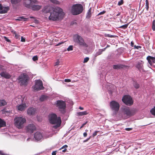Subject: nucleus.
Here are the masks:
<instances>
[{"label":"nucleus","instance_id":"obj_7","mask_svg":"<svg viewBox=\"0 0 155 155\" xmlns=\"http://www.w3.org/2000/svg\"><path fill=\"white\" fill-rule=\"evenodd\" d=\"M15 124L16 126L18 129H21L23 127L24 124L26 122L25 118L18 117L14 119Z\"/></svg>","mask_w":155,"mask_h":155},{"label":"nucleus","instance_id":"obj_2","mask_svg":"<svg viewBox=\"0 0 155 155\" xmlns=\"http://www.w3.org/2000/svg\"><path fill=\"white\" fill-rule=\"evenodd\" d=\"M135 112L128 107L123 106L120 108L119 112V116L123 119H127L134 115Z\"/></svg>","mask_w":155,"mask_h":155},{"label":"nucleus","instance_id":"obj_27","mask_svg":"<svg viewBox=\"0 0 155 155\" xmlns=\"http://www.w3.org/2000/svg\"><path fill=\"white\" fill-rule=\"evenodd\" d=\"M88 114V113H87L86 111H85L82 112H77V115L78 116H82L84 115H86Z\"/></svg>","mask_w":155,"mask_h":155},{"label":"nucleus","instance_id":"obj_53","mask_svg":"<svg viewBox=\"0 0 155 155\" xmlns=\"http://www.w3.org/2000/svg\"><path fill=\"white\" fill-rule=\"evenodd\" d=\"M68 146L66 145H65L64 146H63L62 147H61L60 149V150H61V149H62L64 148H65V147H67Z\"/></svg>","mask_w":155,"mask_h":155},{"label":"nucleus","instance_id":"obj_10","mask_svg":"<svg viewBox=\"0 0 155 155\" xmlns=\"http://www.w3.org/2000/svg\"><path fill=\"white\" fill-rule=\"evenodd\" d=\"M32 88L35 91L43 90L44 88L43 86L42 82L40 80L35 81V85L32 86Z\"/></svg>","mask_w":155,"mask_h":155},{"label":"nucleus","instance_id":"obj_47","mask_svg":"<svg viewBox=\"0 0 155 155\" xmlns=\"http://www.w3.org/2000/svg\"><path fill=\"white\" fill-rule=\"evenodd\" d=\"M107 36L108 37H110V38H114V35H110V34H107Z\"/></svg>","mask_w":155,"mask_h":155},{"label":"nucleus","instance_id":"obj_57","mask_svg":"<svg viewBox=\"0 0 155 155\" xmlns=\"http://www.w3.org/2000/svg\"><path fill=\"white\" fill-rule=\"evenodd\" d=\"M2 5L0 4V14H1V12H2L1 9L2 8Z\"/></svg>","mask_w":155,"mask_h":155},{"label":"nucleus","instance_id":"obj_33","mask_svg":"<svg viewBox=\"0 0 155 155\" xmlns=\"http://www.w3.org/2000/svg\"><path fill=\"white\" fill-rule=\"evenodd\" d=\"M50 2L54 4L59 5L61 2L57 0H50Z\"/></svg>","mask_w":155,"mask_h":155},{"label":"nucleus","instance_id":"obj_45","mask_svg":"<svg viewBox=\"0 0 155 155\" xmlns=\"http://www.w3.org/2000/svg\"><path fill=\"white\" fill-rule=\"evenodd\" d=\"M134 48H136V49H139V48H141V47L140 46H139V45H138V46H136V45H134Z\"/></svg>","mask_w":155,"mask_h":155},{"label":"nucleus","instance_id":"obj_3","mask_svg":"<svg viewBox=\"0 0 155 155\" xmlns=\"http://www.w3.org/2000/svg\"><path fill=\"white\" fill-rule=\"evenodd\" d=\"M48 118L50 123L54 125L53 126V128L57 129L60 126L61 120L60 117H57L55 114H52L49 115Z\"/></svg>","mask_w":155,"mask_h":155},{"label":"nucleus","instance_id":"obj_48","mask_svg":"<svg viewBox=\"0 0 155 155\" xmlns=\"http://www.w3.org/2000/svg\"><path fill=\"white\" fill-rule=\"evenodd\" d=\"M132 129L131 128H127L125 129V130L127 131H130Z\"/></svg>","mask_w":155,"mask_h":155},{"label":"nucleus","instance_id":"obj_34","mask_svg":"<svg viewBox=\"0 0 155 155\" xmlns=\"http://www.w3.org/2000/svg\"><path fill=\"white\" fill-rule=\"evenodd\" d=\"M145 8L148 11L149 8V3L148 0H146Z\"/></svg>","mask_w":155,"mask_h":155},{"label":"nucleus","instance_id":"obj_24","mask_svg":"<svg viewBox=\"0 0 155 155\" xmlns=\"http://www.w3.org/2000/svg\"><path fill=\"white\" fill-rule=\"evenodd\" d=\"M106 48H104L102 49H100L98 51L96 52V54L95 55V57H97V56L100 55L102 54V52L104 51L105 49H106Z\"/></svg>","mask_w":155,"mask_h":155},{"label":"nucleus","instance_id":"obj_55","mask_svg":"<svg viewBox=\"0 0 155 155\" xmlns=\"http://www.w3.org/2000/svg\"><path fill=\"white\" fill-rule=\"evenodd\" d=\"M87 134L86 132H84L83 134V136L84 137H87Z\"/></svg>","mask_w":155,"mask_h":155},{"label":"nucleus","instance_id":"obj_36","mask_svg":"<svg viewBox=\"0 0 155 155\" xmlns=\"http://www.w3.org/2000/svg\"><path fill=\"white\" fill-rule=\"evenodd\" d=\"M128 24H125L124 25L120 26V27H119V28H123L124 29H125L127 27Z\"/></svg>","mask_w":155,"mask_h":155},{"label":"nucleus","instance_id":"obj_15","mask_svg":"<svg viewBox=\"0 0 155 155\" xmlns=\"http://www.w3.org/2000/svg\"><path fill=\"white\" fill-rule=\"evenodd\" d=\"M54 8H53L52 7L49 5H47L45 6L43 9H42L43 12L45 13H49L52 10L53 11V9Z\"/></svg>","mask_w":155,"mask_h":155},{"label":"nucleus","instance_id":"obj_62","mask_svg":"<svg viewBox=\"0 0 155 155\" xmlns=\"http://www.w3.org/2000/svg\"><path fill=\"white\" fill-rule=\"evenodd\" d=\"M67 150V149H64V150H62V151L63 152H65Z\"/></svg>","mask_w":155,"mask_h":155},{"label":"nucleus","instance_id":"obj_56","mask_svg":"<svg viewBox=\"0 0 155 155\" xmlns=\"http://www.w3.org/2000/svg\"><path fill=\"white\" fill-rule=\"evenodd\" d=\"M12 32L14 34H15V36H16L17 35V33H16V32L15 31H14V30L12 31Z\"/></svg>","mask_w":155,"mask_h":155},{"label":"nucleus","instance_id":"obj_8","mask_svg":"<svg viewBox=\"0 0 155 155\" xmlns=\"http://www.w3.org/2000/svg\"><path fill=\"white\" fill-rule=\"evenodd\" d=\"M57 107L59 109L61 113L64 114L66 112V104L64 101L59 100L57 101L56 102Z\"/></svg>","mask_w":155,"mask_h":155},{"label":"nucleus","instance_id":"obj_25","mask_svg":"<svg viewBox=\"0 0 155 155\" xmlns=\"http://www.w3.org/2000/svg\"><path fill=\"white\" fill-rule=\"evenodd\" d=\"M133 85L134 88L136 89H138L140 87V84L135 81H133Z\"/></svg>","mask_w":155,"mask_h":155},{"label":"nucleus","instance_id":"obj_61","mask_svg":"<svg viewBox=\"0 0 155 155\" xmlns=\"http://www.w3.org/2000/svg\"><path fill=\"white\" fill-rule=\"evenodd\" d=\"M109 94H112V92L111 90H110L109 91Z\"/></svg>","mask_w":155,"mask_h":155},{"label":"nucleus","instance_id":"obj_11","mask_svg":"<svg viewBox=\"0 0 155 155\" xmlns=\"http://www.w3.org/2000/svg\"><path fill=\"white\" fill-rule=\"evenodd\" d=\"M38 3L37 0H23V4L24 6L28 8H30L32 4Z\"/></svg>","mask_w":155,"mask_h":155},{"label":"nucleus","instance_id":"obj_41","mask_svg":"<svg viewBox=\"0 0 155 155\" xmlns=\"http://www.w3.org/2000/svg\"><path fill=\"white\" fill-rule=\"evenodd\" d=\"M32 59L34 61L37 60L38 59V57L37 56H34L32 58Z\"/></svg>","mask_w":155,"mask_h":155},{"label":"nucleus","instance_id":"obj_54","mask_svg":"<svg viewBox=\"0 0 155 155\" xmlns=\"http://www.w3.org/2000/svg\"><path fill=\"white\" fill-rule=\"evenodd\" d=\"M56 151H53L52 153V155H56Z\"/></svg>","mask_w":155,"mask_h":155},{"label":"nucleus","instance_id":"obj_18","mask_svg":"<svg viewBox=\"0 0 155 155\" xmlns=\"http://www.w3.org/2000/svg\"><path fill=\"white\" fill-rule=\"evenodd\" d=\"M36 109L33 107L29 108L27 110L28 114L30 115H34L36 112Z\"/></svg>","mask_w":155,"mask_h":155},{"label":"nucleus","instance_id":"obj_4","mask_svg":"<svg viewBox=\"0 0 155 155\" xmlns=\"http://www.w3.org/2000/svg\"><path fill=\"white\" fill-rule=\"evenodd\" d=\"M73 40L76 45H78L79 47H88V45L85 42L84 39L78 34H75L74 35Z\"/></svg>","mask_w":155,"mask_h":155},{"label":"nucleus","instance_id":"obj_59","mask_svg":"<svg viewBox=\"0 0 155 155\" xmlns=\"http://www.w3.org/2000/svg\"><path fill=\"white\" fill-rule=\"evenodd\" d=\"M79 108L81 110H83L84 109V108L81 107H80Z\"/></svg>","mask_w":155,"mask_h":155},{"label":"nucleus","instance_id":"obj_38","mask_svg":"<svg viewBox=\"0 0 155 155\" xmlns=\"http://www.w3.org/2000/svg\"><path fill=\"white\" fill-rule=\"evenodd\" d=\"M73 49V46L72 45H70L67 48V50L68 51H72Z\"/></svg>","mask_w":155,"mask_h":155},{"label":"nucleus","instance_id":"obj_16","mask_svg":"<svg viewBox=\"0 0 155 155\" xmlns=\"http://www.w3.org/2000/svg\"><path fill=\"white\" fill-rule=\"evenodd\" d=\"M147 59L148 61V63L151 66L152 65V62L155 63V57L148 56L147 57Z\"/></svg>","mask_w":155,"mask_h":155},{"label":"nucleus","instance_id":"obj_30","mask_svg":"<svg viewBox=\"0 0 155 155\" xmlns=\"http://www.w3.org/2000/svg\"><path fill=\"white\" fill-rule=\"evenodd\" d=\"M6 126L5 122L0 118V128L2 127H5Z\"/></svg>","mask_w":155,"mask_h":155},{"label":"nucleus","instance_id":"obj_21","mask_svg":"<svg viewBox=\"0 0 155 155\" xmlns=\"http://www.w3.org/2000/svg\"><path fill=\"white\" fill-rule=\"evenodd\" d=\"M136 67L140 71L143 70V66L142 61H139L137 64Z\"/></svg>","mask_w":155,"mask_h":155},{"label":"nucleus","instance_id":"obj_20","mask_svg":"<svg viewBox=\"0 0 155 155\" xmlns=\"http://www.w3.org/2000/svg\"><path fill=\"white\" fill-rule=\"evenodd\" d=\"M0 75L2 77L6 79H9L11 77V75L6 72H2L0 73Z\"/></svg>","mask_w":155,"mask_h":155},{"label":"nucleus","instance_id":"obj_63","mask_svg":"<svg viewBox=\"0 0 155 155\" xmlns=\"http://www.w3.org/2000/svg\"><path fill=\"white\" fill-rule=\"evenodd\" d=\"M84 125H83V124H82V125H81V127H80V128H82L83 127H84Z\"/></svg>","mask_w":155,"mask_h":155},{"label":"nucleus","instance_id":"obj_1","mask_svg":"<svg viewBox=\"0 0 155 155\" xmlns=\"http://www.w3.org/2000/svg\"><path fill=\"white\" fill-rule=\"evenodd\" d=\"M64 15L62 9L60 8L56 7L54 8L53 11L50 12V15L49 17V20L52 21H58L62 19Z\"/></svg>","mask_w":155,"mask_h":155},{"label":"nucleus","instance_id":"obj_28","mask_svg":"<svg viewBox=\"0 0 155 155\" xmlns=\"http://www.w3.org/2000/svg\"><path fill=\"white\" fill-rule=\"evenodd\" d=\"M28 19V18H25L23 16L19 17L18 18L16 19V20L19 21H27Z\"/></svg>","mask_w":155,"mask_h":155},{"label":"nucleus","instance_id":"obj_32","mask_svg":"<svg viewBox=\"0 0 155 155\" xmlns=\"http://www.w3.org/2000/svg\"><path fill=\"white\" fill-rule=\"evenodd\" d=\"M7 104L6 102L5 101V100H0V107L4 106Z\"/></svg>","mask_w":155,"mask_h":155},{"label":"nucleus","instance_id":"obj_51","mask_svg":"<svg viewBox=\"0 0 155 155\" xmlns=\"http://www.w3.org/2000/svg\"><path fill=\"white\" fill-rule=\"evenodd\" d=\"M60 63V61L59 60H57V62L55 63V66L58 65Z\"/></svg>","mask_w":155,"mask_h":155},{"label":"nucleus","instance_id":"obj_43","mask_svg":"<svg viewBox=\"0 0 155 155\" xmlns=\"http://www.w3.org/2000/svg\"><path fill=\"white\" fill-rule=\"evenodd\" d=\"M99 131H95L94 133L93 134V137H94L96 135H97V133Z\"/></svg>","mask_w":155,"mask_h":155},{"label":"nucleus","instance_id":"obj_46","mask_svg":"<svg viewBox=\"0 0 155 155\" xmlns=\"http://www.w3.org/2000/svg\"><path fill=\"white\" fill-rule=\"evenodd\" d=\"M91 137V136H90L89 138H88L87 139L84 140L83 142L84 143L87 141L89 140L90 139Z\"/></svg>","mask_w":155,"mask_h":155},{"label":"nucleus","instance_id":"obj_17","mask_svg":"<svg viewBox=\"0 0 155 155\" xmlns=\"http://www.w3.org/2000/svg\"><path fill=\"white\" fill-rule=\"evenodd\" d=\"M126 66L124 65L118 64L117 65H114L113 68L114 69H120L124 68Z\"/></svg>","mask_w":155,"mask_h":155},{"label":"nucleus","instance_id":"obj_42","mask_svg":"<svg viewBox=\"0 0 155 155\" xmlns=\"http://www.w3.org/2000/svg\"><path fill=\"white\" fill-rule=\"evenodd\" d=\"M4 38L5 39V40L7 42H9V43H11V41L9 39H8V38H7V37H4Z\"/></svg>","mask_w":155,"mask_h":155},{"label":"nucleus","instance_id":"obj_40","mask_svg":"<svg viewBox=\"0 0 155 155\" xmlns=\"http://www.w3.org/2000/svg\"><path fill=\"white\" fill-rule=\"evenodd\" d=\"M89 58L88 57H86L84 58L83 62L84 63L87 62L89 60Z\"/></svg>","mask_w":155,"mask_h":155},{"label":"nucleus","instance_id":"obj_39","mask_svg":"<svg viewBox=\"0 0 155 155\" xmlns=\"http://www.w3.org/2000/svg\"><path fill=\"white\" fill-rule=\"evenodd\" d=\"M124 3V0H120L118 2V5L119 6H120L122 5Z\"/></svg>","mask_w":155,"mask_h":155},{"label":"nucleus","instance_id":"obj_35","mask_svg":"<svg viewBox=\"0 0 155 155\" xmlns=\"http://www.w3.org/2000/svg\"><path fill=\"white\" fill-rule=\"evenodd\" d=\"M150 112L152 115L155 116V107L151 110Z\"/></svg>","mask_w":155,"mask_h":155},{"label":"nucleus","instance_id":"obj_37","mask_svg":"<svg viewBox=\"0 0 155 155\" xmlns=\"http://www.w3.org/2000/svg\"><path fill=\"white\" fill-rule=\"evenodd\" d=\"M152 28L153 31H155V20H154L152 22Z\"/></svg>","mask_w":155,"mask_h":155},{"label":"nucleus","instance_id":"obj_58","mask_svg":"<svg viewBox=\"0 0 155 155\" xmlns=\"http://www.w3.org/2000/svg\"><path fill=\"white\" fill-rule=\"evenodd\" d=\"M134 43L132 41H131V46L132 47H133L134 46Z\"/></svg>","mask_w":155,"mask_h":155},{"label":"nucleus","instance_id":"obj_31","mask_svg":"<svg viewBox=\"0 0 155 155\" xmlns=\"http://www.w3.org/2000/svg\"><path fill=\"white\" fill-rule=\"evenodd\" d=\"M47 99V97L45 95H42L40 98V100L41 101H44Z\"/></svg>","mask_w":155,"mask_h":155},{"label":"nucleus","instance_id":"obj_64","mask_svg":"<svg viewBox=\"0 0 155 155\" xmlns=\"http://www.w3.org/2000/svg\"><path fill=\"white\" fill-rule=\"evenodd\" d=\"M30 139H30V138H28L27 139V141H29V140H30Z\"/></svg>","mask_w":155,"mask_h":155},{"label":"nucleus","instance_id":"obj_44","mask_svg":"<svg viewBox=\"0 0 155 155\" xmlns=\"http://www.w3.org/2000/svg\"><path fill=\"white\" fill-rule=\"evenodd\" d=\"M106 12V11H103L100 12L98 15H100L104 14Z\"/></svg>","mask_w":155,"mask_h":155},{"label":"nucleus","instance_id":"obj_12","mask_svg":"<svg viewBox=\"0 0 155 155\" xmlns=\"http://www.w3.org/2000/svg\"><path fill=\"white\" fill-rule=\"evenodd\" d=\"M122 101L126 104L129 106L131 105L133 102L131 97L129 95H125L122 98Z\"/></svg>","mask_w":155,"mask_h":155},{"label":"nucleus","instance_id":"obj_49","mask_svg":"<svg viewBox=\"0 0 155 155\" xmlns=\"http://www.w3.org/2000/svg\"><path fill=\"white\" fill-rule=\"evenodd\" d=\"M0 154L2 155H9L8 154H7L3 153L2 151H0Z\"/></svg>","mask_w":155,"mask_h":155},{"label":"nucleus","instance_id":"obj_26","mask_svg":"<svg viewBox=\"0 0 155 155\" xmlns=\"http://www.w3.org/2000/svg\"><path fill=\"white\" fill-rule=\"evenodd\" d=\"M91 8H90L88 10V11L87 14L86 18L87 19H89L90 18L91 16Z\"/></svg>","mask_w":155,"mask_h":155},{"label":"nucleus","instance_id":"obj_22","mask_svg":"<svg viewBox=\"0 0 155 155\" xmlns=\"http://www.w3.org/2000/svg\"><path fill=\"white\" fill-rule=\"evenodd\" d=\"M26 107V105L25 104H23L19 105L17 107L18 109L20 111L24 110Z\"/></svg>","mask_w":155,"mask_h":155},{"label":"nucleus","instance_id":"obj_29","mask_svg":"<svg viewBox=\"0 0 155 155\" xmlns=\"http://www.w3.org/2000/svg\"><path fill=\"white\" fill-rule=\"evenodd\" d=\"M21 0H11L12 3L13 5H15L19 3Z\"/></svg>","mask_w":155,"mask_h":155},{"label":"nucleus","instance_id":"obj_14","mask_svg":"<svg viewBox=\"0 0 155 155\" xmlns=\"http://www.w3.org/2000/svg\"><path fill=\"white\" fill-rule=\"evenodd\" d=\"M34 137L37 141H41L43 139V135L41 133L39 132H36L34 134Z\"/></svg>","mask_w":155,"mask_h":155},{"label":"nucleus","instance_id":"obj_19","mask_svg":"<svg viewBox=\"0 0 155 155\" xmlns=\"http://www.w3.org/2000/svg\"><path fill=\"white\" fill-rule=\"evenodd\" d=\"M41 6L39 5H35L32 4L30 9L33 11H38L41 9Z\"/></svg>","mask_w":155,"mask_h":155},{"label":"nucleus","instance_id":"obj_6","mask_svg":"<svg viewBox=\"0 0 155 155\" xmlns=\"http://www.w3.org/2000/svg\"><path fill=\"white\" fill-rule=\"evenodd\" d=\"M18 82L21 85L26 86L29 79V77L26 73L21 74L18 78Z\"/></svg>","mask_w":155,"mask_h":155},{"label":"nucleus","instance_id":"obj_23","mask_svg":"<svg viewBox=\"0 0 155 155\" xmlns=\"http://www.w3.org/2000/svg\"><path fill=\"white\" fill-rule=\"evenodd\" d=\"M1 14L5 13L7 12L8 11L9 9V7H4L2 5V7Z\"/></svg>","mask_w":155,"mask_h":155},{"label":"nucleus","instance_id":"obj_9","mask_svg":"<svg viewBox=\"0 0 155 155\" xmlns=\"http://www.w3.org/2000/svg\"><path fill=\"white\" fill-rule=\"evenodd\" d=\"M110 107L115 114H116L120 108L119 103L115 101H112L110 103Z\"/></svg>","mask_w":155,"mask_h":155},{"label":"nucleus","instance_id":"obj_13","mask_svg":"<svg viewBox=\"0 0 155 155\" xmlns=\"http://www.w3.org/2000/svg\"><path fill=\"white\" fill-rule=\"evenodd\" d=\"M26 129L27 132L32 133L36 130V127L33 124H30L26 126Z\"/></svg>","mask_w":155,"mask_h":155},{"label":"nucleus","instance_id":"obj_5","mask_svg":"<svg viewBox=\"0 0 155 155\" xmlns=\"http://www.w3.org/2000/svg\"><path fill=\"white\" fill-rule=\"evenodd\" d=\"M83 10V6L81 4L73 5L71 7V13L74 15H76L81 13Z\"/></svg>","mask_w":155,"mask_h":155},{"label":"nucleus","instance_id":"obj_60","mask_svg":"<svg viewBox=\"0 0 155 155\" xmlns=\"http://www.w3.org/2000/svg\"><path fill=\"white\" fill-rule=\"evenodd\" d=\"M120 12H118V13L116 15V16H118L120 15Z\"/></svg>","mask_w":155,"mask_h":155},{"label":"nucleus","instance_id":"obj_50","mask_svg":"<svg viewBox=\"0 0 155 155\" xmlns=\"http://www.w3.org/2000/svg\"><path fill=\"white\" fill-rule=\"evenodd\" d=\"M25 38H24L23 37H21V41L22 42H25Z\"/></svg>","mask_w":155,"mask_h":155},{"label":"nucleus","instance_id":"obj_52","mask_svg":"<svg viewBox=\"0 0 155 155\" xmlns=\"http://www.w3.org/2000/svg\"><path fill=\"white\" fill-rule=\"evenodd\" d=\"M64 81L65 82H70L71 81V80L69 79H65L64 80Z\"/></svg>","mask_w":155,"mask_h":155}]
</instances>
